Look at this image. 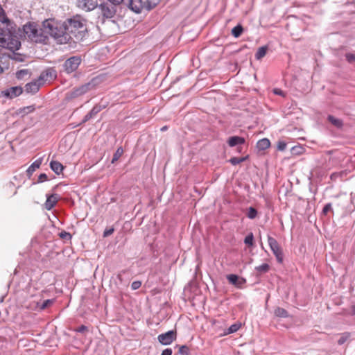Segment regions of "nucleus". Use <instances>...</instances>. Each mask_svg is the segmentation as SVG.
Wrapping results in <instances>:
<instances>
[{"mask_svg":"<svg viewBox=\"0 0 355 355\" xmlns=\"http://www.w3.org/2000/svg\"><path fill=\"white\" fill-rule=\"evenodd\" d=\"M81 58L78 55H73L67 59L62 64V71L67 74L75 72L81 64Z\"/></svg>","mask_w":355,"mask_h":355,"instance_id":"obj_6","label":"nucleus"},{"mask_svg":"<svg viewBox=\"0 0 355 355\" xmlns=\"http://www.w3.org/2000/svg\"><path fill=\"white\" fill-rule=\"evenodd\" d=\"M58 186H59V185H58V184H57V185H55V187H53V189H52V191H55L57 189V188L58 187Z\"/></svg>","mask_w":355,"mask_h":355,"instance_id":"obj_57","label":"nucleus"},{"mask_svg":"<svg viewBox=\"0 0 355 355\" xmlns=\"http://www.w3.org/2000/svg\"><path fill=\"white\" fill-rule=\"evenodd\" d=\"M327 121L334 127L340 129L343 126V121L338 118H336L333 115L329 114L327 118Z\"/></svg>","mask_w":355,"mask_h":355,"instance_id":"obj_21","label":"nucleus"},{"mask_svg":"<svg viewBox=\"0 0 355 355\" xmlns=\"http://www.w3.org/2000/svg\"><path fill=\"white\" fill-rule=\"evenodd\" d=\"M166 129V126H164V127H163L161 130H165Z\"/></svg>","mask_w":355,"mask_h":355,"instance_id":"obj_59","label":"nucleus"},{"mask_svg":"<svg viewBox=\"0 0 355 355\" xmlns=\"http://www.w3.org/2000/svg\"><path fill=\"white\" fill-rule=\"evenodd\" d=\"M0 21L5 24L6 25V28H12V25H15L13 21L8 18L6 16L5 10L3 9L1 6L0 5Z\"/></svg>","mask_w":355,"mask_h":355,"instance_id":"obj_19","label":"nucleus"},{"mask_svg":"<svg viewBox=\"0 0 355 355\" xmlns=\"http://www.w3.org/2000/svg\"><path fill=\"white\" fill-rule=\"evenodd\" d=\"M42 85V83H40L39 80L37 79L26 83L24 86V89L27 94H35L39 91Z\"/></svg>","mask_w":355,"mask_h":355,"instance_id":"obj_14","label":"nucleus"},{"mask_svg":"<svg viewBox=\"0 0 355 355\" xmlns=\"http://www.w3.org/2000/svg\"><path fill=\"white\" fill-rule=\"evenodd\" d=\"M329 213H331L334 215V210L332 209L331 203L329 202L324 205L321 212V216H327Z\"/></svg>","mask_w":355,"mask_h":355,"instance_id":"obj_31","label":"nucleus"},{"mask_svg":"<svg viewBox=\"0 0 355 355\" xmlns=\"http://www.w3.org/2000/svg\"><path fill=\"white\" fill-rule=\"evenodd\" d=\"M268 243L271 251L276 257L277 261L279 263H282L284 260V254L282 249L280 247L279 244L278 243L277 241L275 238L268 235Z\"/></svg>","mask_w":355,"mask_h":355,"instance_id":"obj_8","label":"nucleus"},{"mask_svg":"<svg viewBox=\"0 0 355 355\" xmlns=\"http://www.w3.org/2000/svg\"><path fill=\"white\" fill-rule=\"evenodd\" d=\"M12 53V54L8 55V58L15 60L17 62H24L25 60V55L16 53L15 51Z\"/></svg>","mask_w":355,"mask_h":355,"instance_id":"obj_28","label":"nucleus"},{"mask_svg":"<svg viewBox=\"0 0 355 355\" xmlns=\"http://www.w3.org/2000/svg\"><path fill=\"white\" fill-rule=\"evenodd\" d=\"M117 278L121 282L122 281V278H121V274H119L117 275Z\"/></svg>","mask_w":355,"mask_h":355,"instance_id":"obj_58","label":"nucleus"},{"mask_svg":"<svg viewBox=\"0 0 355 355\" xmlns=\"http://www.w3.org/2000/svg\"><path fill=\"white\" fill-rule=\"evenodd\" d=\"M268 51V46L267 45L259 47L255 53V58L258 60H261L266 55Z\"/></svg>","mask_w":355,"mask_h":355,"instance_id":"obj_25","label":"nucleus"},{"mask_svg":"<svg viewBox=\"0 0 355 355\" xmlns=\"http://www.w3.org/2000/svg\"><path fill=\"white\" fill-rule=\"evenodd\" d=\"M98 78H94L88 83L83 84L79 87H76L65 94L64 99L67 101L76 98L84 95L89 91L94 89L97 84Z\"/></svg>","mask_w":355,"mask_h":355,"instance_id":"obj_5","label":"nucleus"},{"mask_svg":"<svg viewBox=\"0 0 355 355\" xmlns=\"http://www.w3.org/2000/svg\"><path fill=\"white\" fill-rule=\"evenodd\" d=\"M58 236L60 239L66 241L70 240L72 237L71 234L69 232H66L64 230H62L60 232H59Z\"/></svg>","mask_w":355,"mask_h":355,"instance_id":"obj_43","label":"nucleus"},{"mask_svg":"<svg viewBox=\"0 0 355 355\" xmlns=\"http://www.w3.org/2000/svg\"><path fill=\"white\" fill-rule=\"evenodd\" d=\"M257 214H258V211L254 207H250L248 209L246 216L250 219H254L257 216Z\"/></svg>","mask_w":355,"mask_h":355,"instance_id":"obj_38","label":"nucleus"},{"mask_svg":"<svg viewBox=\"0 0 355 355\" xmlns=\"http://www.w3.org/2000/svg\"><path fill=\"white\" fill-rule=\"evenodd\" d=\"M241 327V322H236L232 324L229 328L225 331V335L231 334L236 332Z\"/></svg>","mask_w":355,"mask_h":355,"instance_id":"obj_29","label":"nucleus"},{"mask_svg":"<svg viewBox=\"0 0 355 355\" xmlns=\"http://www.w3.org/2000/svg\"><path fill=\"white\" fill-rule=\"evenodd\" d=\"M176 347H178L179 348L178 354H180V355H191L190 349L187 345H177Z\"/></svg>","mask_w":355,"mask_h":355,"instance_id":"obj_34","label":"nucleus"},{"mask_svg":"<svg viewBox=\"0 0 355 355\" xmlns=\"http://www.w3.org/2000/svg\"><path fill=\"white\" fill-rule=\"evenodd\" d=\"M54 302L55 299H48L44 300L40 305L38 304V307L40 310H44L50 307L54 303Z\"/></svg>","mask_w":355,"mask_h":355,"instance_id":"obj_32","label":"nucleus"},{"mask_svg":"<svg viewBox=\"0 0 355 355\" xmlns=\"http://www.w3.org/2000/svg\"><path fill=\"white\" fill-rule=\"evenodd\" d=\"M304 150V148L302 146L297 145V146H295L291 148V153L292 155H299L302 154Z\"/></svg>","mask_w":355,"mask_h":355,"instance_id":"obj_40","label":"nucleus"},{"mask_svg":"<svg viewBox=\"0 0 355 355\" xmlns=\"http://www.w3.org/2000/svg\"><path fill=\"white\" fill-rule=\"evenodd\" d=\"M128 7L135 13H141L144 8L143 1L141 0H128Z\"/></svg>","mask_w":355,"mask_h":355,"instance_id":"obj_17","label":"nucleus"},{"mask_svg":"<svg viewBox=\"0 0 355 355\" xmlns=\"http://www.w3.org/2000/svg\"><path fill=\"white\" fill-rule=\"evenodd\" d=\"M269 264L265 263L259 266L255 267V270L257 271V277L260 276L261 274L266 273L270 270Z\"/></svg>","mask_w":355,"mask_h":355,"instance_id":"obj_26","label":"nucleus"},{"mask_svg":"<svg viewBox=\"0 0 355 355\" xmlns=\"http://www.w3.org/2000/svg\"><path fill=\"white\" fill-rule=\"evenodd\" d=\"M42 162L43 157H40L28 168L26 170V175L28 179H31L34 171L40 167Z\"/></svg>","mask_w":355,"mask_h":355,"instance_id":"obj_18","label":"nucleus"},{"mask_svg":"<svg viewBox=\"0 0 355 355\" xmlns=\"http://www.w3.org/2000/svg\"><path fill=\"white\" fill-rule=\"evenodd\" d=\"M337 176L338 175L336 173H332L330 178L331 180H334Z\"/></svg>","mask_w":355,"mask_h":355,"instance_id":"obj_54","label":"nucleus"},{"mask_svg":"<svg viewBox=\"0 0 355 355\" xmlns=\"http://www.w3.org/2000/svg\"><path fill=\"white\" fill-rule=\"evenodd\" d=\"M273 92L276 95H279L281 96H285V92L280 89L275 88V89H274Z\"/></svg>","mask_w":355,"mask_h":355,"instance_id":"obj_51","label":"nucleus"},{"mask_svg":"<svg viewBox=\"0 0 355 355\" xmlns=\"http://www.w3.org/2000/svg\"><path fill=\"white\" fill-rule=\"evenodd\" d=\"M350 337V333L345 332L341 334L340 338L338 340V344L339 345H343Z\"/></svg>","mask_w":355,"mask_h":355,"instance_id":"obj_41","label":"nucleus"},{"mask_svg":"<svg viewBox=\"0 0 355 355\" xmlns=\"http://www.w3.org/2000/svg\"><path fill=\"white\" fill-rule=\"evenodd\" d=\"M274 315L278 318H287L290 316L288 312L279 306H277L274 310Z\"/></svg>","mask_w":355,"mask_h":355,"instance_id":"obj_24","label":"nucleus"},{"mask_svg":"<svg viewBox=\"0 0 355 355\" xmlns=\"http://www.w3.org/2000/svg\"><path fill=\"white\" fill-rule=\"evenodd\" d=\"M14 26L12 25V28H7L8 40L4 47L12 52L19 50L21 46V42L14 35L15 33Z\"/></svg>","mask_w":355,"mask_h":355,"instance_id":"obj_7","label":"nucleus"},{"mask_svg":"<svg viewBox=\"0 0 355 355\" xmlns=\"http://www.w3.org/2000/svg\"><path fill=\"white\" fill-rule=\"evenodd\" d=\"M46 200L44 203L45 208L50 211L57 204L59 196L56 193H52V194H46Z\"/></svg>","mask_w":355,"mask_h":355,"instance_id":"obj_16","label":"nucleus"},{"mask_svg":"<svg viewBox=\"0 0 355 355\" xmlns=\"http://www.w3.org/2000/svg\"><path fill=\"white\" fill-rule=\"evenodd\" d=\"M75 331L79 333H84L85 331H88V327L85 325L82 324L77 327Z\"/></svg>","mask_w":355,"mask_h":355,"instance_id":"obj_50","label":"nucleus"},{"mask_svg":"<svg viewBox=\"0 0 355 355\" xmlns=\"http://www.w3.org/2000/svg\"><path fill=\"white\" fill-rule=\"evenodd\" d=\"M177 333L175 330H170L157 336L158 341L163 345L171 344L176 339Z\"/></svg>","mask_w":355,"mask_h":355,"instance_id":"obj_11","label":"nucleus"},{"mask_svg":"<svg viewBox=\"0 0 355 355\" xmlns=\"http://www.w3.org/2000/svg\"><path fill=\"white\" fill-rule=\"evenodd\" d=\"M64 22L69 35L73 37L76 41H83L87 35V20L80 15L68 18Z\"/></svg>","mask_w":355,"mask_h":355,"instance_id":"obj_2","label":"nucleus"},{"mask_svg":"<svg viewBox=\"0 0 355 355\" xmlns=\"http://www.w3.org/2000/svg\"><path fill=\"white\" fill-rule=\"evenodd\" d=\"M287 144L284 141H279L277 142V148L278 150L284 151L286 148Z\"/></svg>","mask_w":355,"mask_h":355,"instance_id":"obj_44","label":"nucleus"},{"mask_svg":"<svg viewBox=\"0 0 355 355\" xmlns=\"http://www.w3.org/2000/svg\"><path fill=\"white\" fill-rule=\"evenodd\" d=\"M352 315H355V305H353L352 306Z\"/></svg>","mask_w":355,"mask_h":355,"instance_id":"obj_55","label":"nucleus"},{"mask_svg":"<svg viewBox=\"0 0 355 355\" xmlns=\"http://www.w3.org/2000/svg\"><path fill=\"white\" fill-rule=\"evenodd\" d=\"M244 243L249 246L252 247L254 244V235L252 232L249 233L244 239Z\"/></svg>","mask_w":355,"mask_h":355,"instance_id":"obj_39","label":"nucleus"},{"mask_svg":"<svg viewBox=\"0 0 355 355\" xmlns=\"http://www.w3.org/2000/svg\"><path fill=\"white\" fill-rule=\"evenodd\" d=\"M23 88L21 86L11 87L1 92V96H5L12 99L19 96L23 93Z\"/></svg>","mask_w":355,"mask_h":355,"instance_id":"obj_12","label":"nucleus"},{"mask_svg":"<svg viewBox=\"0 0 355 355\" xmlns=\"http://www.w3.org/2000/svg\"><path fill=\"white\" fill-rule=\"evenodd\" d=\"M49 166L51 169L56 174L60 175L62 173L64 166L58 161L52 160L50 162Z\"/></svg>","mask_w":355,"mask_h":355,"instance_id":"obj_20","label":"nucleus"},{"mask_svg":"<svg viewBox=\"0 0 355 355\" xmlns=\"http://www.w3.org/2000/svg\"><path fill=\"white\" fill-rule=\"evenodd\" d=\"M104 108H105V105L101 104H96L92 107V109L89 112V113L92 114L93 118H94L97 115V114L99 113Z\"/></svg>","mask_w":355,"mask_h":355,"instance_id":"obj_30","label":"nucleus"},{"mask_svg":"<svg viewBox=\"0 0 355 355\" xmlns=\"http://www.w3.org/2000/svg\"><path fill=\"white\" fill-rule=\"evenodd\" d=\"M123 2V0H99L96 8L101 23L104 24L106 20L114 18Z\"/></svg>","mask_w":355,"mask_h":355,"instance_id":"obj_3","label":"nucleus"},{"mask_svg":"<svg viewBox=\"0 0 355 355\" xmlns=\"http://www.w3.org/2000/svg\"><path fill=\"white\" fill-rule=\"evenodd\" d=\"M48 180V176L46 173H41L39 176H38V179H37V183H42L44 181H46Z\"/></svg>","mask_w":355,"mask_h":355,"instance_id":"obj_46","label":"nucleus"},{"mask_svg":"<svg viewBox=\"0 0 355 355\" xmlns=\"http://www.w3.org/2000/svg\"><path fill=\"white\" fill-rule=\"evenodd\" d=\"M173 350L171 348H166L164 349L161 354V355H172Z\"/></svg>","mask_w":355,"mask_h":355,"instance_id":"obj_53","label":"nucleus"},{"mask_svg":"<svg viewBox=\"0 0 355 355\" xmlns=\"http://www.w3.org/2000/svg\"><path fill=\"white\" fill-rule=\"evenodd\" d=\"M35 110V105H32L26 106V107L19 108L17 110L16 113H17V114H19V115L20 114L21 116H24L25 115L34 112Z\"/></svg>","mask_w":355,"mask_h":355,"instance_id":"obj_22","label":"nucleus"},{"mask_svg":"<svg viewBox=\"0 0 355 355\" xmlns=\"http://www.w3.org/2000/svg\"><path fill=\"white\" fill-rule=\"evenodd\" d=\"M123 154V149L122 147H119L113 155L111 163H115Z\"/></svg>","mask_w":355,"mask_h":355,"instance_id":"obj_33","label":"nucleus"},{"mask_svg":"<svg viewBox=\"0 0 355 355\" xmlns=\"http://www.w3.org/2000/svg\"><path fill=\"white\" fill-rule=\"evenodd\" d=\"M4 72L3 68L0 65V74L3 73Z\"/></svg>","mask_w":355,"mask_h":355,"instance_id":"obj_56","label":"nucleus"},{"mask_svg":"<svg viewBox=\"0 0 355 355\" xmlns=\"http://www.w3.org/2000/svg\"><path fill=\"white\" fill-rule=\"evenodd\" d=\"M97 0H76V6L85 12L94 10L98 6Z\"/></svg>","mask_w":355,"mask_h":355,"instance_id":"obj_10","label":"nucleus"},{"mask_svg":"<svg viewBox=\"0 0 355 355\" xmlns=\"http://www.w3.org/2000/svg\"><path fill=\"white\" fill-rule=\"evenodd\" d=\"M114 232V228L113 227L106 228L103 232V237H108L112 235Z\"/></svg>","mask_w":355,"mask_h":355,"instance_id":"obj_45","label":"nucleus"},{"mask_svg":"<svg viewBox=\"0 0 355 355\" xmlns=\"http://www.w3.org/2000/svg\"><path fill=\"white\" fill-rule=\"evenodd\" d=\"M270 146V141L267 138H263L258 141L257 148L259 150H264Z\"/></svg>","mask_w":355,"mask_h":355,"instance_id":"obj_23","label":"nucleus"},{"mask_svg":"<svg viewBox=\"0 0 355 355\" xmlns=\"http://www.w3.org/2000/svg\"><path fill=\"white\" fill-rule=\"evenodd\" d=\"M29 73L28 69H21L17 71L16 73V78L18 80H21L24 78L25 76Z\"/></svg>","mask_w":355,"mask_h":355,"instance_id":"obj_42","label":"nucleus"},{"mask_svg":"<svg viewBox=\"0 0 355 355\" xmlns=\"http://www.w3.org/2000/svg\"><path fill=\"white\" fill-rule=\"evenodd\" d=\"M42 26L46 33L52 37L58 44H71L72 37L67 31L65 22L55 21L54 19H47L42 22Z\"/></svg>","mask_w":355,"mask_h":355,"instance_id":"obj_1","label":"nucleus"},{"mask_svg":"<svg viewBox=\"0 0 355 355\" xmlns=\"http://www.w3.org/2000/svg\"><path fill=\"white\" fill-rule=\"evenodd\" d=\"M57 78V71L53 67H48L42 71L38 77V80L42 84L46 81H52Z\"/></svg>","mask_w":355,"mask_h":355,"instance_id":"obj_9","label":"nucleus"},{"mask_svg":"<svg viewBox=\"0 0 355 355\" xmlns=\"http://www.w3.org/2000/svg\"><path fill=\"white\" fill-rule=\"evenodd\" d=\"M141 286V281H135L131 284V288L132 290H137Z\"/></svg>","mask_w":355,"mask_h":355,"instance_id":"obj_47","label":"nucleus"},{"mask_svg":"<svg viewBox=\"0 0 355 355\" xmlns=\"http://www.w3.org/2000/svg\"><path fill=\"white\" fill-rule=\"evenodd\" d=\"M40 27L38 24L33 21H28L22 26V31L27 38L35 43L47 44L49 36L46 31Z\"/></svg>","mask_w":355,"mask_h":355,"instance_id":"obj_4","label":"nucleus"},{"mask_svg":"<svg viewBox=\"0 0 355 355\" xmlns=\"http://www.w3.org/2000/svg\"><path fill=\"white\" fill-rule=\"evenodd\" d=\"M93 119V116H92L91 114H89V112L84 116L83 119L82 120V121L80 123L79 125H83L84 123H85L87 121H89L90 119Z\"/></svg>","mask_w":355,"mask_h":355,"instance_id":"obj_49","label":"nucleus"},{"mask_svg":"<svg viewBox=\"0 0 355 355\" xmlns=\"http://www.w3.org/2000/svg\"><path fill=\"white\" fill-rule=\"evenodd\" d=\"M71 41H73V42H75V40H72Z\"/></svg>","mask_w":355,"mask_h":355,"instance_id":"obj_60","label":"nucleus"},{"mask_svg":"<svg viewBox=\"0 0 355 355\" xmlns=\"http://www.w3.org/2000/svg\"><path fill=\"white\" fill-rule=\"evenodd\" d=\"M243 30V26L239 24L232 29L231 33L234 37L238 38L242 35Z\"/></svg>","mask_w":355,"mask_h":355,"instance_id":"obj_27","label":"nucleus"},{"mask_svg":"<svg viewBox=\"0 0 355 355\" xmlns=\"http://www.w3.org/2000/svg\"><path fill=\"white\" fill-rule=\"evenodd\" d=\"M157 4V2L150 0H147L145 2H143L144 8H145L148 11H150L154 8H155Z\"/></svg>","mask_w":355,"mask_h":355,"instance_id":"obj_35","label":"nucleus"},{"mask_svg":"<svg viewBox=\"0 0 355 355\" xmlns=\"http://www.w3.org/2000/svg\"><path fill=\"white\" fill-rule=\"evenodd\" d=\"M10 55L4 52L2 49H0V62H2L3 59L8 58V55Z\"/></svg>","mask_w":355,"mask_h":355,"instance_id":"obj_52","label":"nucleus"},{"mask_svg":"<svg viewBox=\"0 0 355 355\" xmlns=\"http://www.w3.org/2000/svg\"><path fill=\"white\" fill-rule=\"evenodd\" d=\"M245 143V139L243 137L240 136H231L227 140V144L230 147H234L237 146V150L239 152H241L242 147L241 145H243Z\"/></svg>","mask_w":355,"mask_h":355,"instance_id":"obj_13","label":"nucleus"},{"mask_svg":"<svg viewBox=\"0 0 355 355\" xmlns=\"http://www.w3.org/2000/svg\"><path fill=\"white\" fill-rule=\"evenodd\" d=\"M227 279L230 284L241 288L242 285L245 284L246 279L236 274H230L227 275Z\"/></svg>","mask_w":355,"mask_h":355,"instance_id":"obj_15","label":"nucleus"},{"mask_svg":"<svg viewBox=\"0 0 355 355\" xmlns=\"http://www.w3.org/2000/svg\"><path fill=\"white\" fill-rule=\"evenodd\" d=\"M248 158V156L243 157H233L231 159H229V162L231 163L232 165L235 166L239 164H241V162L245 161Z\"/></svg>","mask_w":355,"mask_h":355,"instance_id":"obj_36","label":"nucleus"},{"mask_svg":"<svg viewBox=\"0 0 355 355\" xmlns=\"http://www.w3.org/2000/svg\"><path fill=\"white\" fill-rule=\"evenodd\" d=\"M346 60L349 62L352 63L355 62V55L352 53H347L346 55Z\"/></svg>","mask_w":355,"mask_h":355,"instance_id":"obj_48","label":"nucleus"},{"mask_svg":"<svg viewBox=\"0 0 355 355\" xmlns=\"http://www.w3.org/2000/svg\"><path fill=\"white\" fill-rule=\"evenodd\" d=\"M8 40V29L0 33V46L4 48Z\"/></svg>","mask_w":355,"mask_h":355,"instance_id":"obj_37","label":"nucleus"}]
</instances>
